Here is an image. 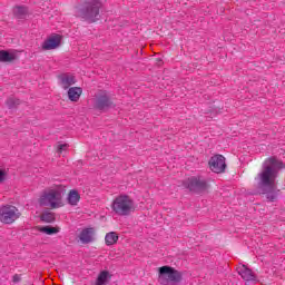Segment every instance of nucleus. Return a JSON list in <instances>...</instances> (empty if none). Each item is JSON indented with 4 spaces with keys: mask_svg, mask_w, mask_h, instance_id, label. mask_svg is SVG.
Returning <instances> with one entry per match:
<instances>
[{
    "mask_svg": "<svg viewBox=\"0 0 285 285\" xmlns=\"http://www.w3.org/2000/svg\"><path fill=\"white\" fill-rule=\"evenodd\" d=\"M282 168H284V163L275 157H271L263 163L261 171L255 177L258 193L266 195L268 202L277 199L279 195L277 177H279Z\"/></svg>",
    "mask_w": 285,
    "mask_h": 285,
    "instance_id": "nucleus-1",
    "label": "nucleus"
},
{
    "mask_svg": "<svg viewBox=\"0 0 285 285\" xmlns=\"http://www.w3.org/2000/svg\"><path fill=\"white\" fill-rule=\"evenodd\" d=\"M39 206L57 209L63 206V186L53 185L41 191L38 198Z\"/></svg>",
    "mask_w": 285,
    "mask_h": 285,
    "instance_id": "nucleus-2",
    "label": "nucleus"
},
{
    "mask_svg": "<svg viewBox=\"0 0 285 285\" xmlns=\"http://www.w3.org/2000/svg\"><path fill=\"white\" fill-rule=\"evenodd\" d=\"M101 8V1L88 0L82 8H78L76 11L77 17H80L89 23H95L99 19V10Z\"/></svg>",
    "mask_w": 285,
    "mask_h": 285,
    "instance_id": "nucleus-3",
    "label": "nucleus"
},
{
    "mask_svg": "<svg viewBox=\"0 0 285 285\" xmlns=\"http://www.w3.org/2000/svg\"><path fill=\"white\" fill-rule=\"evenodd\" d=\"M111 208L116 215H130L135 210V202L126 195H120L112 202Z\"/></svg>",
    "mask_w": 285,
    "mask_h": 285,
    "instance_id": "nucleus-4",
    "label": "nucleus"
},
{
    "mask_svg": "<svg viewBox=\"0 0 285 285\" xmlns=\"http://www.w3.org/2000/svg\"><path fill=\"white\" fill-rule=\"evenodd\" d=\"M158 282L161 285H175L181 282V273L170 266L159 268Z\"/></svg>",
    "mask_w": 285,
    "mask_h": 285,
    "instance_id": "nucleus-5",
    "label": "nucleus"
},
{
    "mask_svg": "<svg viewBox=\"0 0 285 285\" xmlns=\"http://www.w3.org/2000/svg\"><path fill=\"white\" fill-rule=\"evenodd\" d=\"M21 217L19 208L12 205H2L0 207V222L2 224H14Z\"/></svg>",
    "mask_w": 285,
    "mask_h": 285,
    "instance_id": "nucleus-6",
    "label": "nucleus"
},
{
    "mask_svg": "<svg viewBox=\"0 0 285 285\" xmlns=\"http://www.w3.org/2000/svg\"><path fill=\"white\" fill-rule=\"evenodd\" d=\"M187 186L189 190H194V193H204V190H208V181L202 177L188 178Z\"/></svg>",
    "mask_w": 285,
    "mask_h": 285,
    "instance_id": "nucleus-7",
    "label": "nucleus"
},
{
    "mask_svg": "<svg viewBox=\"0 0 285 285\" xmlns=\"http://www.w3.org/2000/svg\"><path fill=\"white\" fill-rule=\"evenodd\" d=\"M212 173L220 174L226 170V158L223 155H215L209 159Z\"/></svg>",
    "mask_w": 285,
    "mask_h": 285,
    "instance_id": "nucleus-8",
    "label": "nucleus"
},
{
    "mask_svg": "<svg viewBox=\"0 0 285 285\" xmlns=\"http://www.w3.org/2000/svg\"><path fill=\"white\" fill-rule=\"evenodd\" d=\"M94 106L96 110H108V108L112 107V101L108 97V95L102 94L95 98Z\"/></svg>",
    "mask_w": 285,
    "mask_h": 285,
    "instance_id": "nucleus-9",
    "label": "nucleus"
},
{
    "mask_svg": "<svg viewBox=\"0 0 285 285\" xmlns=\"http://www.w3.org/2000/svg\"><path fill=\"white\" fill-rule=\"evenodd\" d=\"M59 46H61V36L55 35L43 41L42 50H55Z\"/></svg>",
    "mask_w": 285,
    "mask_h": 285,
    "instance_id": "nucleus-10",
    "label": "nucleus"
},
{
    "mask_svg": "<svg viewBox=\"0 0 285 285\" xmlns=\"http://www.w3.org/2000/svg\"><path fill=\"white\" fill-rule=\"evenodd\" d=\"M58 79L63 90H68L70 86H75V83H77V79H75V76L72 73H62L58 77Z\"/></svg>",
    "mask_w": 285,
    "mask_h": 285,
    "instance_id": "nucleus-11",
    "label": "nucleus"
},
{
    "mask_svg": "<svg viewBox=\"0 0 285 285\" xmlns=\"http://www.w3.org/2000/svg\"><path fill=\"white\" fill-rule=\"evenodd\" d=\"M79 239L81 244H90L95 242V228L88 227L80 232Z\"/></svg>",
    "mask_w": 285,
    "mask_h": 285,
    "instance_id": "nucleus-12",
    "label": "nucleus"
},
{
    "mask_svg": "<svg viewBox=\"0 0 285 285\" xmlns=\"http://www.w3.org/2000/svg\"><path fill=\"white\" fill-rule=\"evenodd\" d=\"M237 273H238V275H240V277L245 282H255V279H256L253 271L250 268L246 267V265H239L237 267Z\"/></svg>",
    "mask_w": 285,
    "mask_h": 285,
    "instance_id": "nucleus-13",
    "label": "nucleus"
},
{
    "mask_svg": "<svg viewBox=\"0 0 285 285\" xmlns=\"http://www.w3.org/2000/svg\"><path fill=\"white\" fill-rule=\"evenodd\" d=\"M17 59H19L17 51L0 50V61L2 63H10L11 61H17Z\"/></svg>",
    "mask_w": 285,
    "mask_h": 285,
    "instance_id": "nucleus-14",
    "label": "nucleus"
},
{
    "mask_svg": "<svg viewBox=\"0 0 285 285\" xmlns=\"http://www.w3.org/2000/svg\"><path fill=\"white\" fill-rule=\"evenodd\" d=\"M82 92L83 89H81V87H71L68 89V99L76 102L78 99H80Z\"/></svg>",
    "mask_w": 285,
    "mask_h": 285,
    "instance_id": "nucleus-15",
    "label": "nucleus"
},
{
    "mask_svg": "<svg viewBox=\"0 0 285 285\" xmlns=\"http://www.w3.org/2000/svg\"><path fill=\"white\" fill-rule=\"evenodd\" d=\"M79 199H81V196L78 190L72 189L69 191L67 202L70 206H77L79 204Z\"/></svg>",
    "mask_w": 285,
    "mask_h": 285,
    "instance_id": "nucleus-16",
    "label": "nucleus"
},
{
    "mask_svg": "<svg viewBox=\"0 0 285 285\" xmlns=\"http://www.w3.org/2000/svg\"><path fill=\"white\" fill-rule=\"evenodd\" d=\"M119 242V235L117 232H109L105 236L106 246H115V244Z\"/></svg>",
    "mask_w": 285,
    "mask_h": 285,
    "instance_id": "nucleus-17",
    "label": "nucleus"
},
{
    "mask_svg": "<svg viewBox=\"0 0 285 285\" xmlns=\"http://www.w3.org/2000/svg\"><path fill=\"white\" fill-rule=\"evenodd\" d=\"M110 279V273L108 271H102L99 273L96 285H108V281Z\"/></svg>",
    "mask_w": 285,
    "mask_h": 285,
    "instance_id": "nucleus-18",
    "label": "nucleus"
},
{
    "mask_svg": "<svg viewBox=\"0 0 285 285\" xmlns=\"http://www.w3.org/2000/svg\"><path fill=\"white\" fill-rule=\"evenodd\" d=\"M40 233H45V235H57L59 227L45 226L40 228Z\"/></svg>",
    "mask_w": 285,
    "mask_h": 285,
    "instance_id": "nucleus-19",
    "label": "nucleus"
},
{
    "mask_svg": "<svg viewBox=\"0 0 285 285\" xmlns=\"http://www.w3.org/2000/svg\"><path fill=\"white\" fill-rule=\"evenodd\" d=\"M13 13L18 17V19H23V17L28 14V9L26 7H16L13 9Z\"/></svg>",
    "mask_w": 285,
    "mask_h": 285,
    "instance_id": "nucleus-20",
    "label": "nucleus"
},
{
    "mask_svg": "<svg viewBox=\"0 0 285 285\" xmlns=\"http://www.w3.org/2000/svg\"><path fill=\"white\" fill-rule=\"evenodd\" d=\"M41 220L46 222L47 224H51V222L55 220V214L50 212L43 213L41 216Z\"/></svg>",
    "mask_w": 285,
    "mask_h": 285,
    "instance_id": "nucleus-21",
    "label": "nucleus"
},
{
    "mask_svg": "<svg viewBox=\"0 0 285 285\" xmlns=\"http://www.w3.org/2000/svg\"><path fill=\"white\" fill-rule=\"evenodd\" d=\"M66 148H68V145L62 144L58 146V153H63V150H66Z\"/></svg>",
    "mask_w": 285,
    "mask_h": 285,
    "instance_id": "nucleus-22",
    "label": "nucleus"
},
{
    "mask_svg": "<svg viewBox=\"0 0 285 285\" xmlns=\"http://www.w3.org/2000/svg\"><path fill=\"white\" fill-rule=\"evenodd\" d=\"M2 181H6V171L0 170V184H2Z\"/></svg>",
    "mask_w": 285,
    "mask_h": 285,
    "instance_id": "nucleus-23",
    "label": "nucleus"
},
{
    "mask_svg": "<svg viewBox=\"0 0 285 285\" xmlns=\"http://www.w3.org/2000/svg\"><path fill=\"white\" fill-rule=\"evenodd\" d=\"M12 101V99H9L8 104H10Z\"/></svg>",
    "mask_w": 285,
    "mask_h": 285,
    "instance_id": "nucleus-24",
    "label": "nucleus"
}]
</instances>
